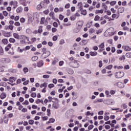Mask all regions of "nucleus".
Segmentation results:
<instances>
[{
    "mask_svg": "<svg viewBox=\"0 0 131 131\" xmlns=\"http://www.w3.org/2000/svg\"><path fill=\"white\" fill-rule=\"evenodd\" d=\"M13 36L14 38L16 39H25L28 38L27 37L24 35H19V34L17 33H13Z\"/></svg>",
    "mask_w": 131,
    "mask_h": 131,
    "instance_id": "obj_1",
    "label": "nucleus"
},
{
    "mask_svg": "<svg viewBox=\"0 0 131 131\" xmlns=\"http://www.w3.org/2000/svg\"><path fill=\"white\" fill-rule=\"evenodd\" d=\"M69 65L73 68H78L79 67V63L76 60H73L70 62Z\"/></svg>",
    "mask_w": 131,
    "mask_h": 131,
    "instance_id": "obj_2",
    "label": "nucleus"
},
{
    "mask_svg": "<svg viewBox=\"0 0 131 131\" xmlns=\"http://www.w3.org/2000/svg\"><path fill=\"white\" fill-rule=\"evenodd\" d=\"M116 78H121L124 76V73L123 72H118L115 73Z\"/></svg>",
    "mask_w": 131,
    "mask_h": 131,
    "instance_id": "obj_3",
    "label": "nucleus"
},
{
    "mask_svg": "<svg viewBox=\"0 0 131 131\" xmlns=\"http://www.w3.org/2000/svg\"><path fill=\"white\" fill-rule=\"evenodd\" d=\"M10 6H13V9L15 10L16 8L18 7V2L17 1H11L10 2Z\"/></svg>",
    "mask_w": 131,
    "mask_h": 131,
    "instance_id": "obj_4",
    "label": "nucleus"
},
{
    "mask_svg": "<svg viewBox=\"0 0 131 131\" xmlns=\"http://www.w3.org/2000/svg\"><path fill=\"white\" fill-rule=\"evenodd\" d=\"M50 55H51V52L48 51L45 52V53H43L42 54V57L43 59H46V58H48V57H49V56H50Z\"/></svg>",
    "mask_w": 131,
    "mask_h": 131,
    "instance_id": "obj_5",
    "label": "nucleus"
},
{
    "mask_svg": "<svg viewBox=\"0 0 131 131\" xmlns=\"http://www.w3.org/2000/svg\"><path fill=\"white\" fill-rule=\"evenodd\" d=\"M114 85H117V86H118V88H123L124 86L123 83L121 82H118L117 83H115L114 84Z\"/></svg>",
    "mask_w": 131,
    "mask_h": 131,
    "instance_id": "obj_6",
    "label": "nucleus"
},
{
    "mask_svg": "<svg viewBox=\"0 0 131 131\" xmlns=\"http://www.w3.org/2000/svg\"><path fill=\"white\" fill-rule=\"evenodd\" d=\"M1 61L3 62V63H10V62H11V59H10V58H3L1 60Z\"/></svg>",
    "mask_w": 131,
    "mask_h": 131,
    "instance_id": "obj_7",
    "label": "nucleus"
},
{
    "mask_svg": "<svg viewBox=\"0 0 131 131\" xmlns=\"http://www.w3.org/2000/svg\"><path fill=\"white\" fill-rule=\"evenodd\" d=\"M23 11V8H22V7L20 6L18 7L17 9H16V13L20 14L21 12Z\"/></svg>",
    "mask_w": 131,
    "mask_h": 131,
    "instance_id": "obj_8",
    "label": "nucleus"
},
{
    "mask_svg": "<svg viewBox=\"0 0 131 131\" xmlns=\"http://www.w3.org/2000/svg\"><path fill=\"white\" fill-rule=\"evenodd\" d=\"M123 48L125 51L126 52H129V51H131V48L128 46H125L123 47Z\"/></svg>",
    "mask_w": 131,
    "mask_h": 131,
    "instance_id": "obj_9",
    "label": "nucleus"
},
{
    "mask_svg": "<svg viewBox=\"0 0 131 131\" xmlns=\"http://www.w3.org/2000/svg\"><path fill=\"white\" fill-rule=\"evenodd\" d=\"M90 56H92V57H96V56H97V55H98V52L94 51H91L90 52Z\"/></svg>",
    "mask_w": 131,
    "mask_h": 131,
    "instance_id": "obj_10",
    "label": "nucleus"
},
{
    "mask_svg": "<svg viewBox=\"0 0 131 131\" xmlns=\"http://www.w3.org/2000/svg\"><path fill=\"white\" fill-rule=\"evenodd\" d=\"M7 97V94L5 93H3L1 95H0V98L2 99V100H4V99H6Z\"/></svg>",
    "mask_w": 131,
    "mask_h": 131,
    "instance_id": "obj_11",
    "label": "nucleus"
},
{
    "mask_svg": "<svg viewBox=\"0 0 131 131\" xmlns=\"http://www.w3.org/2000/svg\"><path fill=\"white\" fill-rule=\"evenodd\" d=\"M37 67H41V66H42L43 65V61L41 60V61L38 62L37 63Z\"/></svg>",
    "mask_w": 131,
    "mask_h": 131,
    "instance_id": "obj_12",
    "label": "nucleus"
},
{
    "mask_svg": "<svg viewBox=\"0 0 131 131\" xmlns=\"http://www.w3.org/2000/svg\"><path fill=\"white\" fill-rule=\"evenodd\" d=\"M18 70L16 69H9V72H11L12 73H16Z\"/></svg>",
    "mask_w": 131,
    "mask_h": 131,
    "instance_id": "obj_13",
    "label": "nucleus"
},
{
    "mask_svg": "<svg viewBox=\"0 0 131 131\" xmlns=\"http://www.w3.org/2000/svg\"><path fill=\"white\" fill-rule=\"evenodd\" d=\"M31 60L33 62H35V61H37V60H38V57L37 56H33L31 58Z\"/></svg>",
    "mask_w": 131,
    "mask_h": 131,
    "instance_id": "obj_14",
    "label": "nucleus"
},
{
    "mask_svg": "<svg viewBox=\"0 0 131 131\" xmlns=\"http://www.w3.org/2000/svg\"><path fill=\"white\" fill-rule=\"evenodd\" d=\"M118 11L119 13H123L124 12V8L123 7H120L118 10Z\"/></svg>",
    "mask_w": 131,
    "mask_h": 131,
    "instance_id": "obj_15",
    "label": "nucleus"
},
{
    "mask_svg": "<svg viewBox=\"0 0 131 131\" xmlns=\"http://www.w3.org/2000/svg\"><path fill=\"white\" fill-rule=\"evenodd\" d=\"M96 14H103V13H104V10L101 9V10H96L95 11Z\"/></svg>",
    "mask_w": 131,
    "mask_h": 131,
    "instance_id": "obj_16",
    "label": "nucleus"
},
{
    "mask_svg": "<svg viewBox=\"0 0 131 131\" xmlns=\"http://www.w3.org/2000/svg\"><path fill=\"white\" fill-rule=\"evenodd\" d=\"M4 120L5 123H8V122L9 121V118L7 117V115L4 116Z\"/></svg>",
    "mask_w": 131,
    "mask_h": 131,
    "instance_id": "obj_17",
    "label": "nucleus"
},
{
    "mask_svg": "<svg viewBox=\"0 0 131 131\" xmlns=\"http://www.w3.org/2000/svg\"><path fill=\"white\" fill-rule=\"evenodd\" d=\"M9 42L11 43H14V42H16V39H15V38H10Z\"/></svg>",
    "mask_w": 131,
    "mask_h": 131,
    "instance_id": "obj_18",
    "label": "nucleus"
},
{
    "mask_svg": "<svg viewBox=\"0 0 131 131\" xmlns=\"http://www.w3.org/2000/svg\"><path fill=\"white\" fill-rule=\"evenodd\" d=\"M2 42L4 45H8L9 41H8V39H2Z\"/></svg>",
    "mask_w": 131,
    "mask_h": 131,
    "instance_id": "obj_19",
    "label": "nucleus"
},
{
    "mask_svg": "<svg viewBox=\"0 0 131 131\" xmlns=\"http://www.w3.org/2000/svg\"><path fill=\"white\" fill-rule=\"evenodd\" d=\"M52 107H53L54 109H58V108H59V105L58 103H54L52 105Z\"/></svg>",
    "mask_w": 131,
    "mask_h": 131,
    "instance_id": "obj_20",
    "label": "nucleus"
},
{
    "mask_svg": "<svg viewBox=\"0 0 131 131\" xmlns=\"http://www.w3.org/2000/svg\"><path fill=\"white\" fill-rule=\"evenodd\" d=\"M26 33H28V34H31L32 33V31H31V29L28 28L26 30Z\"/></svg>",
    "mask_w": 131,
    "mask_h": 131,
    "instance_id": "obj_21",
    "label": "nucleus"
},
{
    "mask_svg": "<svg viewBox=\"0 0 131 131\" xmlns=\"http://www.w3.org/2000/svg\"><path fill=\"white\" fill-rule=\"evenodd\" d=\"M4 36L5 37H10L11 36V33L7 32V33H4Z\"/></svg>",
    "mask_w": 131,
    "mask_h": 131,
    "instance_id": "obj_22",
    "label": "nucleus"
},
{
    "mask_svg": "<svg viewBox=\"0 0 131 131\" xmlns=\"http://www.w3.org/2000/svg\"><path fill=\"white\" fill-rule=\"evenodd\" d=\"M82 27V25L78 24V30L76 32V33L78 32L80 30V29H81Z\"/></svg>",
    "mask_w": 131,
    "mask_h": 131,
    "instance_id": "obj_23",
    "label": "nucleus"
},
{
    "mask_svg": "<svg viewBox=\"0 0 131 131\" xmlns=\"http://www.w3.org/2000/svg\"><path fill=\"white\" fill-rule=\"evenodd\" d=\"M13 28H14V26H13V25H10L7 28V29H9L10 30H13Z\"/></svg>",
    "mask_w": 131,
    "mask_h": 131,
    "instance_id": "obj_24",
    "label": "nucleus"
},
{
    "mask_svg": "<svg viewBox=\"0 0 131 131\" xmlns=\"http://www.w3.org/2000/svg\"><path fill=\"white\" fill-rule=\"evenodd\" d=\"M119 60L120 61H124V60H125V56L124 55H122L120 58H119Z\"/></svg>",
    "mask_w": 131,
    "mask_h": 131,
    "instance_id": "obj_25",
    "label": "nucleus"
},
{
    "mask_svg": "<svg viewBox=\"0 0 131 131\" xmlns=\"http://www.w3.org/2000/svg\"><path fill=\"white\" fill-rule=\"evenodd\" d=\"M36 104H39V103H41L42 104H43V100H40V99H37L36 101Z\"/></svg>",
    "mask_w": 131,
    "mask_h": 131,
    "instance_id": "obj_26",
    "label": "nucleus"
},
{
    "mask_svg": "<svg viewBox=\"0 0 131 131\" xmlns=\"http://www.w3.org/2000/svg\"><path fill=\"white\" fill-rule=\"evenodd\" d=\"M38 33H41L42 32V27L40 26L37 30Z\"/></svg>",
    "mask_w": 131,
    "mask_h": 131,
    "instance_id": "obj_27",
    "label": "nucleus"
},
{
    "mask_svg": "<svg viewBox=\"0 0 131 131\" xmlns=\"http://www.w3.org/2000/svg\"><path fill=\"white\" fill-rule=\"evenodd\" d=\"M121 108H123V109H126V108H127V105H126L125 103H124L121 105Z\"/></svg>",
    "mask_w": 131,
    "mask_h": 131,
    "instance_id": "obj_28",
    "label": "nucleus"
},
{
    "mask_svg": "<svg viewBox=\"0 0 131 131\" xmlns=\"http://www.w3.org/2000/svg\"><path fill=\"white\" fill-rule=\"evenodd\" d=\"M99 49H104L105 48V46L104 45V43H101L100 45L98 46Z\"/></svg>",
    "mask_w": 131,
    "mask_h": 131,
    "instance_id": "obj_29",
    "label": "nucleus"
},
{
    "mask_svg": "<svg viewBox=\"0 0 131 131\" xmlns=\"http://www.w3.org/2000/svg\"><path fill=\"white\" fill-rule=\"evenodd\" d=\"M14 80H15V77H11L9 78L10 82L13 83V82H14Z\"/></svg>",
    "mask_w": 131,
    "mask_h": 131,
    "instance_id": "obj_30",
    "label": "nucleus"
},
{
    "mask_svg": "<svg viewBox=\"0 0 131 131\" xmlns=\"http://www.w3.org/2000/svg\"><path fill=\"white\" fill-rule=\"evenodd\" d=\"M81 14L82 15H83L84 16H85L86 15V10H83L81 11Z\"/></svg>",
    "mask_w": 131,
    "mask_h": 131,
    "instance_id": "obj_31",
    "label": "nucleus"
},
{
    "mask_svg": "<svg viewBox=\"0 0 131 131\" xmlns=\"http://www.w3.org/2000/svg\"><path fill=\"white\" fill-rule=\"evenodd\" d=\"M46 18L45 17H42L40 20V24H45Z\"/></svg>",
    "mask_w": 131,
    "mask_h": 131,
    "instance_id": "obj_32",
    "label": "nucleus"
},
{
    "mask_svg": "<svg viewBox=\"0 0 131 131\" xmlns=\"http://www.w3.org/2000/svg\"><path fill=\"white\" fill-rule=\"evenodd\" d=\"M69 74H73L74 73V71L73 70L70 69L68 71Z\"/></svg>",
    "mask_w": 131,
    "mask_h": 131,
    "instance_id": "obj_33",
    "label": "nucleus"
},
{
    "mask_svg": "<svg viewBox=\"0 0 131 131\" xmlns=\"http://www.w3.org/2000/svg\"><path fill=\"white\" fill-rule=\"evenodd\" d=\"M104 119L105 121H107L110 119V117L107 115L104 116Z\"/></svg>",
    "mask_w": 131,
    "mask_h": 131,
    "instance_id": "obj_34",
    "label": "nucleus"
},
{
    "mask_svg": "<svg viewBox=\"0 0 131 131\" xmlns=\"http://www.w3.org/2000/svg\"><path fill=\"white\" fill-rule=\"evenodd\" d=\"M100 20V16L96 15L94 18V21H99Z\"/></svg>",
    "mask_w": 131,
    "mask_h": 131,
    "instance_id": "obj_35",
    "label": "nucleus"
},
{
    "mask_svg": "<svg viewBox=\"0 0 131 131\" xmlns=\"http://www.w3.org/2000/svg\"><path fill=\"white\" fill-rule=\"evenodd\" d=\"M54 15H55L54 12H51L49 14V16L51 17L52 19H54Z\"/></svg>",
    "mask_w": 131,
    "mask_h": 131,
    "instance_id": "obj_36",
    "label": "nucleus"
},
{
    "mask_svg": "<svg viewBox=\"0 0 131 131\" xmlns=\"http://www.w3.org/2000/svg\"><path fill=\"white\" fill-rule=\"evenodd\" d=\"M23 71L24 73H27L29 71V70L27 67H25L24 68Z\"/></svg>",
    "mask_w": 131,
    "mask_h": 131,
    "instance_id": "obj_37",
    "label": "nucleus"
},
{
    "mask_svg": "<svg viewBox=\"0 0 131 131\" xmlns=\"http://www.w3.org/2000/svg\"><path fill=\"white\" fill-rule=\"evenodd\" d=\"M34 123V120H29V124L31 125H32Z\"/></svg>",
    "mask_w": 131,
    "mask_h": 131,
    "instance_id": "obj_38",
    "label": "nucleus"
},
{
    "mask_svg": "<svg viewBox=\"0 0 131 131\" xmlns=\"http://www.w3.org/2000/svg\"><path fill=\"white\" fill-rule=\"evenodd\" d=\"M24 51V49H20V47H18L17 52H19V53H23Z\"/></svg>",
    "mask_w": 131,
    "mask_h": 131,
    "instance_id": "obj_39",
    "label": "nucleus"
},
{
    "mask_svg": "<svg viewBox=\"0 0 131 131\" xmlns=\"http://www.w3.org/2000/svg\"><path fill=\"white\" fill-rule=\"evenodd\" d=\"M112 67H113V66L112 65H109L107 67H106V69H108V70H110L111 69H112Z\"/></svg>",
    "mask_w": 131,
    "mask_h": 131,
    "instance_id": "obj_40",
    "label": "nucleus"
},
{
    "mask_svg": "<svg viewBox=\"0 0 131 131\" xmlns=\"http://www.w3.org/2000/svg\"><path fill=\"white\" fill-rule=\"evenodd\" d=\"M126 57L127 58H131V52H128L126 54Z\"/></svg>",
    "mask_w": 131,
    "mask_h": 131,
    "instance_id": "obj_41",
    "label": "nucleus"
},
{
    "mask_svg": "<svg viewBox=\"0 0 131 131\" xmlns=\"http://www.w3.org/2000/svg\"><path fill=\"white\" fill-rule=\"evenodd\" d=\"M42 9V7H41V5H38L37 6V10H38L39 11H40Z\"/></svg>",
    "mask_w": 131,
    "mask_h": 131,
    "instance_id": "obj_42",
    "label": "nucleus"
},
{
    "mask_svg": "<svg viewBox=\"0 0 131 131\" xmlns=\"http://www.w3.org/2000/svg\"><path fill=\"white\" fill-rule=\"evenodd\" d=\"M49 13H50V10H49V9H47L43 11V14H45V15H48Z\"/></svg>",
    "mask_w": 131,
    "mask_h": 131,
    "instance_id": "obj_43",
    "label": "nucleus"
},
{
    "mask_svg": "<svg viewBox=\"0 0 131 131\" xmlns=\"http://www.w3.org/2000/svg\"><path fill=\"white\" fill-rule=\"evenodd\" d=\"M4 55V49L2 48H0V55L3 56Z\"/></svg>",
    "mask_w": 131,
    "mask_h": 131,
    "instance_id": "obj_44",
    "label": "nucleus"
},
{
    "mask_svg": "<svg viewBox=\"0 0 131 131\" xmlns=\"http://www.w3.org/2000/svg\"><path fill=\"white\" fill-rule=\"evenodd\" d=\"M111 6H115L116 5V1H112L110 2Z\"/></svg>",
    "mask_w": 131,
    "mask_h": 131,
    "instance_id": "obj_45",
    "label": "nucleus"
},
{
    "mask_svg": "<svg viewBox=\"0 0 131 131\" xmlns=\"http://www.w3.org/2000/svg\"><path fill=\"white\" fill-rule=\"evenodd\" d=\"M31 97L32 98H36V93H33L31 94Z\"/></svg>",
    "mask_w": 131,
    "mask_h": 131,
    "instance_id": "obj_46",
    "label": "nucleus"
},
{
    "mask_svg": "<svg viewBox=\"0 0 131 131\" xmlns=\"http://www.w3.org/2000/svg\"><path fill=\"white\" fill-rule=\"evenodd\" d=\"M103 31V30L101 29H99L96 31V34H99V33H101Z\"/></svg>",
    "mask_w": 131,
    "mask_h": 131,
    "instance_id": "obj_47",
    "label": "nucleus"
},
{
    "mask_svg": "<svg viewBox=\"0 0 131 131\" xmlns=\"http://www.w3.org/2000/svg\"><path fill=\"white\" fill-rule=\"evenodd\" d=\"M65 9H69V8H70V4L68 3L67 4H66L64 6Z\"/></svg>",
    "mask_w": 131,
    "mask_h": 131,
    "instance_id": "obj_48",
    "label": "nucleus"
},
{
    "mask_svg": "<svg viewBox=\"0 0 131 131\" xmlns=\"http://www.w3.org/2000/svg\"><path fill=\"white\" fill-rule=\"evenodd\" d=\"M85 73H87V74H91V73H92V71H91V70H85Z\"/></svg>",
    "mask_w": 131,
    "mask_h": 131,
    "instance_id": "obj_49",
    "label": "nucleus"
},
{
    "mask_svg": "<svg viewBox=\"0 0 131 131\" xmlns=\"http://www.w3.org/2000/svg\"><path fill=\"white\" fill-rule=\"evenodd\" d=\"M48 51H47V48H43L42 49V53H43V54H45V53H46Z\"/></svg>",
    "mask_w": 131,
    "mask_h": 131,
    "instance_id": "obj_50",
    "label": "nucleus"
},
{
    "mask_svg": "<svg viewBox=\"0 0 131 131\" xmlns=\"http://www.w3.org/2000/svg\"><path fill=\"white\" fill-rule=\"evenodd\" d=\"M93 128H94V125H90V126H89L88 127V129L89 130H91V129H93Z\"/></svg>",
    "mask_w": 131,
    "mask_h": 131,
    "instance_id": "obj_51",
    "label": "nucleus"
},
{
    "mask_svg": "<svg viewBox=\"0 0 131 131\" xmlns=\"http://www.w3.org/2000/svg\"><path fill=\"white\" fill-rule=\"evenodd\" d=\"M49 121H50L51 123H54V122H55V119H53V118H50L49 119Z\"/></svg>",
    "mask_w": 131,
    "mask_h": 131,
    "instance_id": "obj_52",
    "label": "nucleus"
},
{
    "mask_svg": "<svg viewBox=\"0 0 131 131\" xmlns=\"http://www.w3.org/2000/svg\"><path fill=\"white\" fill-rule=\"evenodd\" d=\"M54 86H55V85H54V84H49L48 85V88H49V89H52V88H54Z\"/></svg>",
    "mask_w": 131,
    "mask_h": 131,
    "instance_id": "obj_53",
    "label": "nucleus"
},
{
    "mask_svg": "<svg viewBox=\"0 0 131 131\" xmlns=\"http://www.w3.org/2000/svg\"><path fill=\"white\" fill-rule=\"evenodd\" d=\"M42 84L44 89H47V87L48 86V83L44 82Z\"/></svg>",
    "mask_w": 131,
    "mask_h": 131,
    "instance_id": "obj_54",
    "label": "nucleus"
},
{
    "mask_svg": "<svg viewBox=\"0 0 131 131\" xmlns=\"http://www.w3.org/2000/svg\"><path fill=\"white\" fill-rule=\"evenodd\" d=\"M57 39H58V36H54L53 37V40L54 41H56V40H57Z\"/></svg>",
    "mask_w": 131,
    "mask_h": 131,
    "instance_id": "obj_55",
    "label": "nucleus"
},
{
    "mask_svg": "<svg viewBox=\"0 0 131 131\" xmlns=\"http://www.w3.org/2000/svg\"><path fill=\"white\" fill-rule=\"evenodd\" d=\"M124 68L125 70H127L129 69V65H126V66H124Z\"/></svg>",
    "mask_w": 131,
    "mask_h": 131,
    "instance_id": "obj_56",
    "label": "nucleus"
},
{
    "mask_svg": "<svg viewBox=\"0 0 131 131\" xmlns=\"http://www.w3.org/2000/svg\"><path fill=\"white\" fill-rule=\"evenodd\" d=\"M20 21L21 23H24L25 22V18H24L23 17L21 18L20 19Z\"/></svg>",
    "mask_w": 131,
    "mask_h": 131,
    "instance_id": "obj_57",
    "label": "nucleus"
},
{
    "mask_svg": "<svg viewBox=\"0 0 131 131\" xmlns=\"http://www.w3.org/2000/svg\"><path fill=\"white\" fill-rule=\"evenodd\" d=\"M43 78H50V75H43Z\"/></svg>",
    "mask_w": 131,
    "mask_h": 131,
    "instance_id": "obj_58",
    "label": "nucleus"
},
{
    "mask_svg": "<svg viewBox=\"0 0 131 131\" xmlns=\"http://www.w3.org/2000/svg\"><path fill=\"white\" fill-rule=\"evenodd\" d=\"M3 14L4 15V16H5V17H7L8 15H9V13H8V12L5 11L3 12Z\"/></svg>",
    "mask_w": 131,
    "mask_h": 131,
    "instance_id": "obj_59",
    "label": "nucleus"
},
{
    "mask_svg": "<svg viewBox=\"0 0 131 131\" xmlns=\"http://www.w3.org/2000/svg\"><path fill=\"white\" fill-rule=\"evenodd\" d=\"M29 104V102L28 100H26L24 103H23V105H28Z\"/></svg>",
    "mask_w": 131,
    "mask_h": 131,
    "instance_id": "obj_60",
    "label": "nucleus"
},
{
    "mask_svg": "<svg viewBox=\"0 0 131 131\" xmlns=\"http://www.w3.org/2000/svg\"><path fill=\"white\" fill-rule=\"evenodd\" d=\"M102 66H103V64H102V61L100 60L99 61V67L100 68H101V67H102Z\"/></svg>",
    "mask_w": 131,
    "mask_h": 131,
    "instance_id": "obj_61",
    "label": "nucleus"
},
{
    "mask_svg": "<svg viewBox=\"0 0 131 131\" xmlns=\"http://www.w3.org/2000/svg\"><path fill=\"white\" fill-rule=\"evenodd\" d=\"M63 64H64V61H60L59 62V66H63Z\"/></svg>",
    "mask_w": 131,
    "mask_h": 131,
    "instance_id": "obj_62",
    "label": "nucleus"
},
{
    "mask_svg": "<svg viewBox=\"0 0 131 131\" xmlns=\"http://www.w3.org/2000/svg\"><path fill=\"white\" fill-rule=\"evenodd\" d=\"M94 32H95V29L92 28L90 29V33H94Z\"/></svg>",
    "mask_w": 131,
    "mask_h": 131,
    "instance_id": "obj_63",
    "label": "nucleus"
},
{
    "mask_svg": "<svg viewBox=\"0 0 131 131\" xmlns=\"http://www.w3.org/2000/svg\"><path fill=\"white\" fill-rule=\"evenodd\" d=\"M53 26H54V27H58V23H57V22H54V23H53Z\"/></svg>",
    "mask_w": 131,
    "mask_h": 131,
    "instance_id": "obj_64",
    "label": "nucleus"
}]
</instances>
